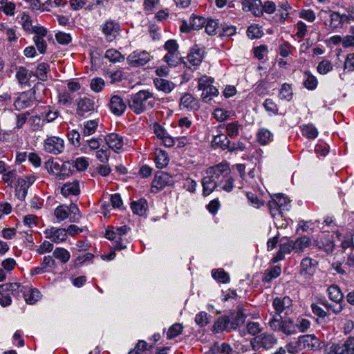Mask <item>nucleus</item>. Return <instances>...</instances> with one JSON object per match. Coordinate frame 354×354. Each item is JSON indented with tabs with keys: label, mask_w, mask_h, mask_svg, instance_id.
<instances>
[{
	"label": "nucleus",
	"mask_w": 354,
	"mask_h": 354,
	"mask_svg": "<svg viewBox=\"0 0 354 354\" xmlns=\"http://www.w3.org/2000/svg\"><path fill=\"white\" fill-rule=\"evenodd\" d=\"M304 75L306 80L304 82V86L308 90L315 89L318 84L317 78L309 71H306Z\"/></svg>",
	"instance_id": "ea45409f"
},
{
	"label": "nucleus",
	"mask_w": 354,
	"mask_h": 354,
	"mask_svg": "<svg viewBox=\"0 0 354 354\" xmlns=\"http://www.w3.org/2000/svg\"><path fill=\"white\" fill-rule=\"evenodd\" d=\"M272 306L276 311L273 316H281L280 314L286 308L292 306V299L289 297H276L272 302Z\"/></svg>",
	"instance_id": "6ab92c4d"
},
{
	"label": "nucleus",
	"mask_w": 354,
	"mask_h": 354,
	"mask_svg": "<svg viewBox=\"0 0 354 354\" xmlns=\"http://www.w3.org/2000/svg\"><path fill=\"white\" fill-rule=\"evenodd\" d=\"M292 251H294L293 241L288 239L286 242L279 244V248L271 261L274 263L281 261L284 259L286 254H290Z\"/></svg>",
	"instance_id": "a211bd4d"
},
{
	"label": "nucleus",
	"mask_w": 354,
	"mask_h": 354,
	"mask_svg": "<svg viewBox=\"0 0 354 354\" xmlns=\"http://www.w3.org/2000/svg\"><path fill=\"white\" fill-rule=\"evenodd\" d=\"M129 230L130 228L127 225L118 227L115 230L108 229L106 230L105 237L109 240L115 239L122 240L123 236L126 235Z\"/></svg>",
	"instance_id": "b1692460"
},
{
	"label": "nucleus",
	"mask_w": 354,
	"mask_h": 354,
	"mask_svg": "<svg viewBox=\"0 0 354 354\" xmlns=\"http://www.w3.org/2000/svg\"><path fill=\"white\" fill-rule=\"evenodd\" d=\"M173 184L174 180L171 176L164 171H158L152 182V187L159 191L166 186L172 185Z\"/></svg>",
	"instance_id": "ddd939ff"
},
{
	"label": "nucleus",
	"mask_w": 354,
	"mask_h": 354,
	"mask_svg": "<svg viewBox=\"0 0 354 354\" xmlns=\"http://www.w3.org/2000/svg\"><path fill=\"white\" fill-rule=\"evenodd\" d=\"M218 25L219 23L218 20L212 18L206 19L205 24V32L209 35H216L217 33Z\"/></svg>",
	"instance_id": "c03bdc74"
},
{
	"label": "nucleus",
	"mask_w": 354,
	"mask_h": 354,
	"mask_svg": "<svg viewBox=\"0 0 354 354\" xmlns=\"http://www.w3.org/2000/svg\"><path fill=\"white\" fill-rule=\"evenodd\" d=\"M154 161L158 168L162 169L165 167L169 161L168 154L162 150L156 152Z\"/></svg>",
	"instance_id": "f704fd0d"
},
{
	"label": "nucleus",
	"mask_w": 354,
	"mask_h": 354,
	"mask_svg": "<svg viewBox=\"0 0 354 354\" xmlns=\"http://www.w3.org/2000/svg\"><path fill=\"white\" fill-rule=\"evenodd\" d=\"M28 122L34 131L41 129L46 123L44 118L41 117V113L39 115L30 117Z\"/></svg>",
	"instance_id": "09e8293b"
},
{
	"label": "nucleus",
	"mask_w": 354,
	"mask_h": 354,
	"mask_svg": "<svg viewBox=\"0 0 354 354\" xmlns=\"http://www.w3.org/2000/svg\"><path fill=\"white\" fill-rule=\"evenodd\" d=\"M295 326L296 333L297 332L304 333L309 328L310 326V322L307 319L299 317L297 319L296 323H295Z\"/></svg>",
	"instance_id": "5fc2aeb1"
},
{
	"label": "nucleus",
	"mask_w": 354,
	"mask_h": 354,
	"mask_svg": "<svg viewBox=\"0 0 354 354\" xmlns=\"http://www.w3.org/2000/svg\"><path fill=\"white\" fill-rule=\"evenodd\" d=\"M165 49L167 53L164 57V61L169 66H176L183 62V58L178 51V44L174 39H169L165 44Z\"/></svg>",
	"instance_id": "20e7f679"
},
{
	"label": "nucleus",
	"mask_w": 354,
	"mask_h": 354,
	"mask_svg": "<svg viewBox=\"0 0 354 354\" xmlns=\"http://www.w3.org/2000/svg\"><path fill=\"white\" fill-rule=\"evenodd\" d=\"M300 342L311 349L317 348L319 344V339L314 335H303L300 337Z\"/></svg>",
	"instance_id": "4c0bfd02"
},
{
	"label": "nucleus",
	"mask_w": 354,
	"mask_h": 354,
	"mask_svg": "<svg viewBox=\"0 0 354 354\" xmlns=\"http://www.w3.org/2000/svg\"><path fill=\"white\" fill-rule=\"evenodd\" d=\"M344 71L347 72L354 71V53H349L346 55L344 63Z\"/></svg>",
	"instance_id": "774afa93"
},
{
	"label": "nucleus",
	"mask_w": 354,
	"mask_h": 354,
	"mask_svg": "<svg viewBox=\"0 0 354 354\" xmlns=\"http://www.w3.org/2000/svg\"><path fill=\"white\" fill-rule=\"evenodd\" d=\"M45 166L48 172L54 174L57 178V175L59 174L61 169L59 162L49 160L46 162Z\"/></svg>",
	"instance_id": "0e129e2a"
},
{
	"label": "nucleus",
	"mask_w": 354,
	"mask_h": 354,
	"mask_svg": "<svg viewBox=\"0 0 354 354\" xmlns=\"http://www.w3.org/2000/svg\"><path fill=\"white\" fill-rule=\"evenodd\" d=\"M97 127V120H91L85 122L84 123V127L82 131L83 137L90 136L93 135L96 131Z\"/></svg>",
	"instance_id": "c9c22d12"
},
{
	"label": "nucleus",
	"mask_w": 354,
	"mask_h": 354,
	"mask_svg": "<svg viewBox=\"0 0 354 354\" xmlns=\"http://www.w3.org/2000/svg\"><path fill=\"white\" fill-rule=\"evenodd\" d=\"M48 70L49 66L48 64L44 62L40 63L38 64L35 74L33 73V75H35L39 80L41 81H46L47 80V73Z\"/></svg>",
	"instance_id": "a18cd8bd"
},
{
	"label": "nucleus",
	"mask_w": 354,
	"mask_h": 354,
	"mask_svg": "<svg viewBox=\"0 0 354 354\" xmlns=\"http://www.w3.org/2000/svg\"><path fill=\"white\" fill-rule=\"evenodd\" d=\"M105 58L113 63L122 62L124 60V56L118 50L113 48L109 49L106 51Z\"/></svg>",
	"instance_id": "58836bf2"
},
{
	"label": "nucleus",
	"mask_w": 354,
	"mask_h": 354,
	"mask_svg": "<svg viewBox=\"0 0 354 354\" xmlns=\"http://www.w3.org/2000/svg\"><path fill=\"white\" fill-rule=\"evenodd\" d=\"M44 147L46 152L57 155L64 151V141L57 136L48 137L44 140Z\"/></svg>",
	"instance_id": "6e6552de"
},
{
	"label": "nucleus",
	"mask_w": 354,
	"mask_h": 354,
	"mask_svg": "<svg viewBox=\"0 0 354 354\" xmlns=\"http://www.w3.org/2000/svg\"><path fill=\"white\" fill-rule=\"evenodd\" d=\"M109 108L112 113L120 116L125 111L127 105L120 96L115 95L110 99Z\"/></svg>",
	"instance_id": "f3484780"
},
{
	"label": "nucleus",
	"mask_w": 354,
	"mask_h": 354,
	"mask_svg": "<svg viewBox=\"0 0 354 354\" xmlns=\"http://www.w3.org/2000/svg\"><path fill=\"white\" fill-rule=\"evenodd\" d=\"M104 140L109 148L111 149L115 152H117L122 148L123 140L118 134L113 133H110L106 136Z\"/></svg>",
	"instance_id": "412c9836"
},
{
	"label": "nucleus",
	"mask_w": 354,
	"mask_h": 354,
	"mask_svg": "<svg viewBox=\"0 0 354 354\" xmlns=\"http://www.w3.org/2000/svg\"><path fill=\"white\" fill-rule=\"evenodd\" d=\"M155 104L153 94L148 90H141L131 95L128 105L136 114L139 115L151 109Z\"/></svg>",
	"instance_id": "f257e3e1"
},
{
	"label": "nucleus",
	"mask_w": 354,
	"mask_h": 354,
	"mask_svg": "<svg viewBox=\"0 0 354 354\" xmlns=\"http://www.w3.org/2000/svg\"><path fill=\"white\" fill-rule=\"evenodd\" d=\"M325 351L327 354H354V337H348L344 343L332 344Z\"/></svg>",
	"instance_id": "39448f33"
},
{
	"label": "nucleus",
	"mask_w": 354,
	"mask_h": 354,
	"mask_svg": "<svg viewBox=\"0 0 354 354\" xmlns=\"http://www.w3.org/2000/svg\"><path fill=\"white\" fill-rule=\"evenodd\" d=\"M277 342L278 339L275 335L265 332L251 338L250 344L252 351H259L271 349L277 344Z\"/></svg>",
	"instance_id": "f03ea898"
},
{
	"label": "nucleus",
	"mask_w": 354,
	"mask_h": 354,
	"mask_svg": "<svg viewBox=\"0 0 354 354\" xmlns=\"http://www.w3.org/2000/svg\"><path fill=\"white\" fill-rule=\"evenodd\" d=\"M241 3L243 10L250 11L256 16L262 14L261 0H241Z\"/></svg>",
	"instance_id": "4be33fe9"
},
{
	"label": "nucleus",
	"mask_w": 354,
	"mask_h": 354,
	"mask_svg": "<svg viewBox=\"0 0 354 354\" xmlns=\"http://www.w3.org/2000/svg\"><path fill=\"white\" fill-rule=\"evenodd\" d=\"M53 254L55 258L60 260L64 263H67L71 257L69 252L63 248H56Z\"/></svg>",
	"instance_id": "49530a36"
},
{
	"label": "nucleus",
	"mask_w": 354,
	"mask_h": 354,
	"mask_svg": "<svg viewBox=\"0 0 354 354\" xmlns=\"http://www.w3.org/2000/svg\"><path fill=\"white\" fill-rule=\"evenodd\" d=\"M292 95L293 93L291 86L286 83L283 84L280 89L279 97L281 100H290L292 98Z\"/></svg>",
	"instance_id": "052dcab7"
},
{
	"label": "nucleus",
	"mask_w": 354,
	"mask_h": 354,
	"mask_svg": "<svg viewBox=\"0 0 354 354\" xmlns=\"http://www.w3.org/2000/svg\"><path fill=\"white\" fill-rule=\"evenodd\" d=\"M234 115V113L232 111H225L222 109H216L214 111V115L215 119L218 122H223L227 120L230 117Z\"/></svg>",
	"instance_id": "6e6d98bb"
},
{
	"label": "nucleus",
	"mask_w": 354,
	"mask_h": 354,
	"mask_svg": "<svg viewBox=\"0 0 354 354\" xmlns=\"http://www.w3.org/2000/svg\"><path fill=\"white\" fill-rule=\"evenodd\" d=\"M245 329L248 334L252 336H257L263 331V327L257 322H248L245 325Z\"/></svg>",
	"instance_id": "79ce46f5"
},
{
	"label": "nucleus",
	"mask_w": 354,
	"mask_h": 354,
	"mask_svg": "<svg viewBox=\"0 0 354 354\" xmlns=\"http://www.w3.org/2000/svg\"><path fill=\"white\" fill-rule=\"evenodd\" d=\"M315 263L309 257L303 259L300 263L299 274L305 279H310L315 272Z\"/></svg>",
	"instance_id": "dca6fc26"
},
{
	"label": "nucleus",
	"mask_w": 354,
	"mask_h": 354,
	"mask_svg": "<svg viewBox=\"0 0 354 354\" xmlns=\"http://www.w3.org/2000/svg\"><path fill=\"white\" fill-rule=\"evenodd\" d=\"M317 70L319 73L325 75L333 70V65L330 61L324 59L318 64Z\"/></svg>",
	"instance_id": "69168bd1"
},
{
	"label": "nucleus",
	"mask_w": 354,
	"mask_h": 354,
	"mask_svg": "<svg viewBox=\"0 0 354 354\" xmlns=\"http://www.w3.org/2000/svg\"><path fill=\"white\" fill-rule=\"evenodd\" d=\"M299 17L308 22H313L316 19L315 13L311 9H302L299 12Z\"/></svg>",
	"instance_id": "338daca9"
},
{
	"label": "nucleus",
	"mask_w": 354,
	"mask_h": 354,
	"mask_svg": "<svg viewBox=\"0 0 354 354\" xmlns=\"http://www.w3.org/2000/svg\"><path fill=\"white\" fill-rule=\"evenodd\" d=\"M153 84L158 91L165 93H170L175 87V84L172 82L162 78H155Z\"/></svg>",
	"instance_id": "bb28decb"
},
{
	"label": "nucleus",
	"mask_w": 354,
	"mask_h": 354,
	"mask_svg": "<svg viewBox=\"0 0 354 354\" xmlns=\"http://www.w3.org/2000/svg\"><path fill=\"white\" fill-rule=\"evenodd\" d=\"M26 288L18 283H9L0 285V294L9 293L14 297H19L20 292H24Z\"/></svg>",
	"instance_id": "aec40b11"
},
{
	"label": "nucleus",
	"mask_w": 354,
	"mask_h": 354,
	"mask_svg": "<svg viewBox=\"0 0 354 354\" xmlns=\"http://www.w3.org/2000/svg\"><path fill=\"white\" fill-rule=\"evenodd\" d=\"M33 73L23 66L16 68V77L20 84L28 85Z\"/></svg>",
	"instance_id": "c85d7f7f"
},
{
	"label": "nucleus",
	"mask_w": 354,
	"mask_h": 354,
	"mask_svg": "<svg viewBox=\"0 0 354 354\" xmlns=\"http://www.w3.org/2000/svg\"><path fill=\"white\" fill-rule=\"evenodd\" d=\"M230 140L228 136L224 133H219L214 136L212 144L214 147L221 148L223 150H227Z\"/></svg>",
	"instance_id": "7c9ffc66"
},
{
	"label": "nucleus",
	"mask_w": 354,
	"mask_h": 354,
	"mask_svg": "<svg viewBox=\"0 0 354 354\" xmlns=\"http://www.w3.org/2000/svg\"><path fill=\"white\" fill-rule=\"evenodd\" d=\"M76 114L80 117H85L87 113L90 114L95 110V102L88 97H83L77 102Z\"/></svg>",
	"instance_id": "9d476101"
},
{
	"label": "nucleus",
	"mask_w": 354,
	"mask_h": 354,
	"mask_svg": "<svg viewBox=\"0 0 354 354\" xmlns=\"http://www.w3.org/2000/svg\"><path fill=\"white\" fill-rule=\"evenodd\" d=\"M73 162L66 161L64 162L61 166V169L59 174L57 175V179L64 180L66 176L71 174L74 169H73Z\"/></svg>",
	"instance_id": "e433bc0d"
},
{
	"label": "nucleus",
	"mask_w": 354,
	"mask_h": 354,
	"mask_svg": "<svg viewBox=\"0 0 354 354\" xmlns=\"http://www.w3.org/2000/svg\"><path fill=\"white\" fill-rule=\"evenodd\" d=\"M31 104L32 100L26 93H21L14 102V106L17 110L26 109Z\"/></svg>",
	"instance_id": "473e14b6"
},
{
	"label": "nucleus",
	"mask_w": 354,
	"mask_h": 354,
	"mask_svg": "<svg viewBox=\"0 0 354 354\" xmlns=\"http://www.w3.org/2000/svg\"><path fill=\"white\" fill-rule=\"evenodd\" d=\"M35 181V176L33 175H27L24 177L19 178L15 188L16 196L19 199L24 201L26 198L29 187Z\"/></svg>",
	"instance_id": "423d86ee"
},
{
	"label": "nucleus",
	"mask_w": 354,
	"mask_h": 354,
	"mask_svg": "<svg viewBox=\"0 0 354 354\" xmlns=\"http://www.w3.org/2000/svg\"><path fill=\"white\" fill-rule=\"evenodd\" d=\"M131 208L133 212L139 216L145 214L147 209V202L145 199L141 198L137 201H133L131 203Z\"/></svg>",
	"instance_id": "2f4dec72"
},
{
	"label": "nucleus",
	"mask_w": 354,
	"mask_h": 354,
	"mask_svg": "<svg viewBox=\"0 0 354 354\" xmlns=\"http://www.w3.org/2000/svg\"><path fill=\"white\" fill-rule=\"evenodd\" d=\"M206 19L200 16H192L189 25L193 30H198L205 26Z\"/></svg>",
	"instance_id": "13d9d810"
},
{
	"label": "nucleus",
	"mask_w": 354,
	"mask_h": 354,
	"mask_svg": "<svg viewBox=\"0 0 354 354\" xmlns=\"http://www.w3.org/2000/svg\"><path fill=\"white\" fill-rule=\"evenodd\" d=\"M239 326L236 322H231L228 317L222 316L217 319L213 326V331L214 333H220L223 330L230 331L236 329Z\"/></svg>",
	"instance_id": "f8f14e48"
},
{
	"label": "nucleus",
	"mask_w": 354,
	"mask_h": 354,
	"mask_svg": "<svg viewBox=\"0 0 354 354\" xmlns=\"http://www.w3.org/2000/svg\"><path fill=\"white\" fill-rule=\"evenodd\" d=\"M203 194L204 196L209 195L218 186V182L209 175L203 177L202 180Z\"/></svg>",
	"instance_id": "393cba45"
},
{
	"label": "nucleus",
	"mask_w": 354,
	"mask_h": 354,
	"mask_svg": "<svg viewBox=\"0 0 354 354\" xmlns=\"http://www.w3.org/2000/svg\"><path fill=\"white\" fill-rule=\"evenodd\" d=\"M204 57V49L199 47L198 45L193 46L189 54L187 55V62L183 61V64L191 68L192 66L196 68L201 63Z\"/></svg>",
	"instance_id": "0eeeda50"
},
{
	"label": "nucleus",
	"mask_w": 354,
	"mask_h": 354,
	"mask_svg": "<svg viewBox=\"0 0 354 354\" xmlns=\"http://www.w3.org/2000/svg\"><path fill=\"white\" fill-rule=\"evenodd\" d=\"M151 59L149 53L145 50H136L127 57V62L131 66H141L148 63Z\"/></svg>",
	"instance_id": "1a4fd4ad"
},
{
	"label": "nucleus",
	"mask_w": 354,
	"mask_h": 354,
	"mask_svg": "<svg viewBox=\"0 0 354 354\" xmlns=\"http://www.w3.org/2000/svg\"><path fill=\"white\" fill-rule=\"evenodd\" d=\"M24 297L26 301L29 304H32L39 300L40 298V292L37 289L27 290L24 291Z\"/></svg>",
	"instance_id": "a19ab883"
},
{
	"label": "nucleus",
	"mask_w": 354,
	"mask_h": 354,
	"mask_svg": "<svg viewBox=\"0 0 354 354\" xmlns=\"http://www.w3.org/2000/svg\"><path fill=\"white\" fill-rule=\"evenodd\" d=\"M120 25L112 20L106 21L102 26V31L105 35L106 39L109 41H113L118 35Z\"/></svg>",
	"instance_id": "4468645a"
},
{
	"label": "nucleus",
	"mask_w": 354,
	"mask_h": 354,
	"mask_svg": "<svg viewBox=\"0 0 354 354\" xmlns=\"http://www.w3.org/2000/svg\"><path fill=\"white\" fill-rule=\"evenodd\" d=\"M268 324L272 330L281 332L286 335L296 333L295 322L290 318L282 319L281 316H272Z\"/></svg>",
	"instance_id": "7ed1b4c3"
},
{
	"label": "nucleus",
	"mask_w": 354,
	"mask_h": 354,
	"mask_svg": "<svg viewBox=\"0 0 354 354\" xmlns=\"http://www.w3.org/2000/svg\"><path fill=\"white\" fill-rule=\"evenodd\" d=\"M180 104L187 109H193L197 104L196 101L189 93H185L180 99Z\"/></svg>",
	"instance_id": "603ef678"
},
{
	"label": "nucleus",
	"mask_w": 354,
	"mask_h": 354,
	"mask_svg": "<svg viewBox=\"0 0 354 354\" xmlns=\"http://www.w3.org/2000/svg\"><path fill=\"white\" fill-rule=\"evenodd\" d=\"M241 125L238 122H229L225 125L226 135L232 138H236L239 133Z\"/></svg>",
	"instance_id": "37998d69"
},
{
	"label": "nucleus",
	"mask_w": 354,
	"mask_h": 354,
	"mask_svg": "<svg viewBox=\"0 0 354 354\" xmlns=\"http://www.w3.org/2000/svg\"><path fill=\"white\" fill-rule=\"evenodd\" d=\"M46 239H50L55 243H60L67 239L66 229L50 227L44 231Z\"/></svg>",
	"instance_id": "9b49d317"
},
{
	"label": "nucleus",
	"mask_w": 354,
	"mask_h": 354,
	"mask_svg": "<svg viewBox=\"0 0 354 354\" xmlns=\"http://www.w3.org/2000/svg\"><path fill=\"white\" fill-rule=\"evenodd\" d=\"M183 330V324L180 323H175L171 326L167 333V338L168 339H172L178 335H180Z\"/></svg>",
	"instance_id": "de8ad7c7"
},
{
	"label": "nucleus",
	"mask_w": 354,
	"mask_h": 354,
	"mask_svg": "<svg viewBox=\"0 0 354 354\" xmlns=\"http://www.w3.org/2000/svg\"><path fill=\"white\" fill-rule=\"evenodd\" d=\"M54 214L59 221H64L69 216L68 207L64 205H59L55 209Z\"/></svg>",
	"instance_id": "680f3d73"
},
{
	"label": "nucleus",
	"mask_w": 354,
	"mask_h": 354,
	"mask_svg": "<svg viewBox=\"0 0 354 354\" xmlns=\"http://www.w3.org/2000/svg\"><path fill=\"white\" fill-rule=\"evenodd\" d=\"M310 244L311 239L309 237L306 236L299 237L293 241L294 251L295 252H301L306 248L309 247Z\"/></svg>",
	"instance_id": "72a5a7b5"
},
{
	"label": "nucleus",
	"mask_w": 354,
	"mask_h": 354,
	"mask_svg": "<svg viewBox=\"0 0 354 354\" xmlns=\"http://www.w3.org/2000/svg\"><path fill=\"white\" fill-rule=\"evenodd\" d=\"M218 94V89L213 85L209 87H206L205 90L201 93V98L203 102H209L213 97L216 96Z\"/></svg>",
	"instance_id": "8fccbe9b"
},
{
	"label": "nucleus",
	"mask_w": 354,
	"mask_h": 354,
	"mask_svg": "<svg viewBox=\"0 0 354 354\" xmlns=\"http://www.w3.org/2000/svg\"><path fill=\"white\" fill-rule=\"evenodd\" d=\"M302 135L309 139H314L318 135L317 129L311 124L304 125L301 127Z\"/></svg>",
	"instance_id": "3c124183"
},
{
	"label": "nucleus",
	"mask_w": 354,
	"mask_h": 354,
	"mask_svg": "<svg viewBox=\"0 0 354 354\" xmlns=\"http://www.w3.org/2000/svg\"><path fill=\"white\" fill-rule=\"evenodd\" d=\"M73 102V95L68 91H64L58 95V102L64 106L71 105Z\"/></svg>",
	"instance_id": "e2e57ef3"
},
{
	"label": "nucleus",
	"mask_w": 354,
	"mask_h": 354,
	"mask_svg": "<svg viewBox=\"0 0 354 354\" xmlns=\"http://www.w3.org/2000/svg\"><path fill=\"white\" fill-rule=\"evenodd\" d=\"M230 172V168L227 163L221 162L214 167H209L206 171V174L212 176L217 182L221 177L225 178Z\"/></svg>",
	"instance_id": "2eb2a0df"
},
{
	"label": "nucleus",
	"mask_w": 354,
	"mask_h": 354,
	"mask_svg": "<svg viewBox=\"0 0 354 354\" xmlns=\"http://www.w3.org/2000/svg\"><path fill=\"white\" fill-rule=\"evenodd\" d=\"M41 113V117L44 118L45 122H50L55 120L59 115L58 111H53L50 107L46 108Z\"/></svg>",
	"instance_id": "bf43d9fd"
},
{
	"label": "nucleus",
	"mask_w": 354,
	"mask_h": 354,
	"mask_svg": "<svg viewBox=\"0 0 354 354\" xmlns=\"http://www.w3.org/2000/svg\"><path fill=\"white\" fill-rule=\"evenodd\" d=\"M329 299L338 305L343 301L344 295L337 285H331L327 289Z\"/></svg>",
	"instance_id": "a878e982"
},
{
	"label": "nucleus",
	"mask_w": 354,
	"mask_h": 354,
	"mask_svg": "<svg viewBox=\"0 0 354 354\" xmlns=\"http://www.w3.org/2000/svg\"><path fill=\"white\" fill-rule=\"evenodd\" d=\"M273 140V134L266 128H261L257 133V141L261 145H267Z\"/></svg>",
	"instance_id": "cd10ccee"
},
{
	"label": "nucleus",
	"mask_w": 354,
	"mask_h": 354,
	"mask_svg": "<svg viewBox=\"0 0 354 354\" xmlns=\"http://www.w3.org/2000/svg\"><path fill=\"white\" fill-rule=\"evenodd\" d=\"M319 304L325 306L328 310L332 311L334 314L337 315L343 310L342 305H333L329 303L325 298L319 299Z\"/></svg>",
	"instance_id": "4d7b16f0"
},
{
	"label": "nucleus",
	"mask_w": 354,
	"mask_h": 354,
	"mask_svg": "<svg viewBox=\"0 0 354 354\" xmlns=\"http://www.w3.org/2000/svg\"><path fill=\"white\" fill-rule=\"evenodd\" d=\"M330 27L332 28H342L345 24L346 17L342 16L339 12L329 10Z\"/></svg>",
	"instance_id": "c756f323"
},
{
	"label": "nucleus",
	"mask_w": 354,
	"mask_h": 354,
	"mask_svg": "<svg viewBox=\"0 0 354 354\" xmlns=\"http://www.w3.org/2000/svg\"><path fill=\"white\" fill-rule=\"evenodd\" d=\"M212 276L215 279L221 283H227L230 281L229 274L223 269L213 270Z\"/></svg>",
	"instance_id": "864d4df0"
},
{
	"label": "nucleus",
	"mask_w": 354,
	"mask_h": 354,
	"mask_svg": "<svg viewBox=\"0 0 354 354\" xmlns=\"http://www.w3.org/2000/svg\"><path fill=\"white\" fill-rule=\"evenodd\" d=\"M61 193L65 197L80 194V189L79 181L75 180L73 182L65 183L61 188Z\"/></svg>",
	"instance_id": "5701e85b"
}]
</instances>
